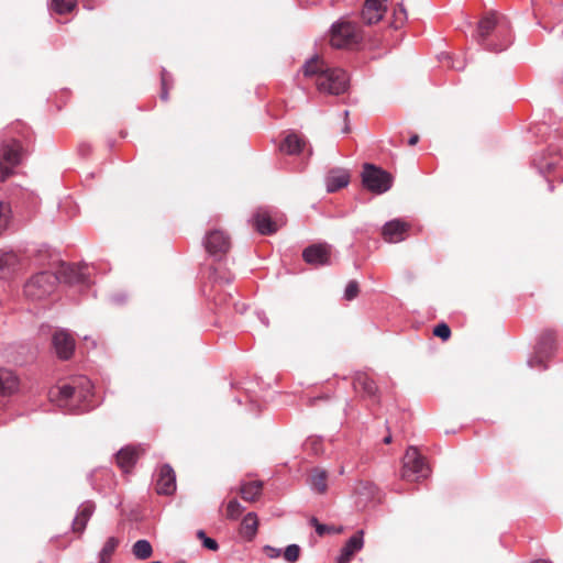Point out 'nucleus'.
I'll return each instance as SVG.
<instances>
[{
	"label": "nucleus",
	"instance_id": "nucleus-36",
	"mask_svg": "<svg viewBox=\"0 0 563 563\" xmlns=\"http://www.w3.org/2000/svg\"><path fill=\"white\" fill-rule=\"evenodd\" d=\"M208 298H212L216 307H221V306L229 305V302L232 300V294H230V292L222 294V292H220V290L212 288L210 294H208Z\"/></svg>",
	"mask_w": 563,
	"mask_h": 563
},
{
	"label": "nucleus",
	"instance_id": "nucleus-29",
	"mask_svg": "<svg viewBox=\"0 0 563 563\" xmlns=\"http://www.w3.org/2000/svg\"><path fill=\"white\" fill-rule=\"evenodd\" d=\"M209 278L213 283L212 288L214 289L217 286L230 285L235 276L231 272H221L218 268H212Z\"/></svg>",
	"mask_w": 563,
	"mask_h": 563
},
{
	"label": "nucleus",
	"instance_id": "nucleus-13",
	"mask_svg": "<svg viewBox=\"0 0 563 563\" xmlns=\"http://www.w3.org/2000/svg\"><path fill=\"white\" fill-rule=\"evenodd\" d=\"M52 345L57 357L63 361H68L75 352V340L65 329L54 332L52 336Z\"/></svg>",
	"mask_w": 563,
	"mask_h": 563
},
{
	"label": "nucleus",
	"instance_id": "nucleus-48",
	"mask_svg": "<svg viewBox=\"0 0 563 563\" xmlns=\"http://www.w3.org/2000/svg\"><path fill=\"white\" fill-rule=\"evenodd\" d=\"M443 59H445L450 66L456 70H463L465 65L462 62H454L449 54H443Z\"/></svg>",
	"mask_w": 563,
	"mask_h": 563
},
{
	"label": "nucleus",
	"instance_id": "nucleus-59",
	"mask_svg": "<svg viewBox=\"0 0 563 563\" xmlns=\"http://www.w3.org/2000/svg\"><path fill=\"white\" fill-rule=\"evenodd\" d=\"M349 114H350L349 110H344V111H343L344 121H349V120H347V119H349Z\"/></svg>",
	"mask_w": 563,
	"mask_h": 563
},
{
	"label": "nucleus",
	"instance_id": "nucleus-32",
	"mask_svg": "<svg viewBox=\"0 0 563 563\" xmlns=\"http://www.w3.org/2000/svg\"><path fill=\"white\" fill-rule=\"evenodd\" d=\"M262 492L261 482H251L241 487V496L244 500H254Z\"/></svg>",
	"mask_w": 563,
	"mask_h": 563
},
{
	"label": "nucleus",
	"instance_id": "nucleus-24",
	"mask_svg": "<svg viewBox=\"0 0 563 563\" xmlns=\"http://www.w3.org/2000/svg\"><path fill=\"white\" fill-rule=\"evenodd\" d=\"M305 144L306 142L300 135L295 132H290L279 145V150L288 155H297L302 152Z\"/></svg>",
	"mask_w": 563,
	"mask_h": 563
},
{
	"label": "nucleus",
	"instance_id": "nucleus-46",
	"mask_svg": "<svg viewBox=\"0 0 563 563\" xmlns=\"http://www.w3.org/2000/svg\"><path fill=\"white\" fill-rule=\"evenodd\" d=\"M77 151L80 157L86 158L91 153V145L87 142H81L79 143Z\"/></svg>",
	"mask_w": 563,
	"mask_h": 563
},
{
	"label": "nucleus",
	"instance_id": "nucleus-7",
	"mask_svg": "<svg viewBox=\"0 0 563 563\" xmlns=\"http://www.w3.org/2000/svg\"><path fill=\"white\" fill-rule=\"evenodd\" d=\"M362 185L376 195L387 192L394 183L393 175L372 163H365L362 170Z\"/></svg>",
	"mask_w": 563,
	"mask_h": 563
},
{
	"label": "nucleus",
	"instance_id": "nucleus-3",
	"mask_svg": "<svg viewBox=\"0 0 563 563\" xmlns=\"http://www.w3.org/2000/svg\"><path fill=\"white\" fill-rule=\"evenodd\" d=\"M477 44L484 49L500 53L512 43L510 23L507 18L490 13L484 16L473 35Z\"/></svg>",
	"mask_w": 563,
	"mask_h": 563
},
{
	"label": "nucleus",
	"instance_id": "nucleus-1",
	"mask_svg": "<svg viewBox=\"0 0 563 563\" xmlns=\"http://www.w3.org/2000/svg\"><path fill=\"white\" fill-rule=\"evenodd\" d=\"M33 135L30 128L18 121L0 132V180L5 181L15 174L30 154Z\"/></svg>",
	"mask_w": 563,
	"mask_h": 563
},
{
	"label": "nucleus",
	"instance_id": "nucleus-58",
	"mask_svg": "<svg viewBox=\"0 0 563 563\" xmlns=\"http://www.w3.org/2000/svg\"><path fill=\"white\" fill-rule=\"evenodd\" d=\"M365 488H368L369 493H372V490L374 489V485L371 483H366Z\"/></svg>",
	"mask_w": 563,
	"mask_h": 563
},
{
	"label": "nucleus",
	"instance_id": "nucleus-40",
	"mask_svg": "<svg viewBox=\"0 0 563 563\" xmlns=\"http://www.w3.org/2000/svg\"><path fill=\"white\" fill-rule=\"evenodd\" d=\"M244 507L239 503L238 499H232L228 503L227 506V517L229 519L235 520L240 517Z\"/></svg>",
	"mask_w": 563,
	"mask_h": 563
},
{
	"label": "nucleus",
	"instance_id": "nucleus-6",
	"mask_svg": "<svg viewBox=\"0 0 563 563\" xmlns=\"http://www.w3.org/2000/svg\"><path fill=\"white\" fill-rule=\"evenodd\" d=\"M58 277L51 271H41L32 275L23 286V292L30 300H42L54 292Z\"/></svg>",
	"mask_w": 563,
	"mask_h": 563
},
{
	"label": "nucleus",
	"instance_id": "nucleus-54",
	"mask_svg": "<svg viewBox=\"0 0 563 563\" xmlns=\"http://www.w3.org/2000/svg\"><path fill=\"white\" fill-rule=\"evenodd\" d=\"M14 208H15L16 210H22V209L24 208V206H23V201H22V200H18V201H15V203H14Z\"/></svg>",
	"mask_w": 563,
	"mask_h": 563
},
{
	"label": "nucleus",
	"instance_id": "nucleus-39",
	"mask_svg": "<svg viewBox=\"0 0 563 563\" xmlns=\"http://www.w3.org/2000/svg\"><path fill=\"white\" fill-rule=\"evenodd\" d=\"M300 551V547L298 544L292 543L285 548V550L283 551V556L285 561H287L288 563H295L299 559Z\"/></svg>",
	"mask_w": 563,
	"mask_h": 563
},
{
	"label": "nucleus",
	"instance_id": "nucleus-34",
	"mask_svg": "<svg viewBox=\"0 0 563 563\" xmlns=\"http://www.w3.org/2000/svg\"><path fill=\"white\" fill-rule=\"evenodd\" d=\"M173 77L172 74L166 70V68H162L161 71V93L159 97L163 101L168 100L169 96V87L172 85Z\"/></svg>",
	"mask_w": 563,
	"mask_h": 563
},
{
	"label": "nucleus",
	"instance_id": "nucleus-10",
	"mask_svg": "<svg viewBox=\"0 0 563 563\" xmlns=\"http://www.w3.org/2000/svg\"><path fill=\"white\" fill-rule=\"evenodd\" d=\"M58 284L81 285L88 287L91 283L88 265H76L63 263L57 273Z\"/></svg>",
	"mask_w": 563,
	"mask_h": 563
},
{
	"label": "nucleus",
	"instance_id": "nucleus-26",
	"mask_svg": "<svg viewBox=\"0 0 563 563\" xmlns=\"http://www.w3.org/2000/svg\"><path fill=\"white\" fill-rule=\"evenodd\" d=\"M258 528L257 515L255 512H249L245 515L241 522L240 534L251 541L256 536Z\"/></svg>",
	"mask_w": 563,
	"mask_h": 563
},
{
	"label": "nucleus",
	"instance_id": "nucleus-19",
	"mask_svg": "<svg viewBox=\"0 0 563 563\" xmlns=\"http://www.w3.org/2000/svg\"><path fill=\"white\" fill-rule=\"evenodd\" d=\"M176 490V474L169 464L161 467L158 478L156 481V492L159 495H172Z\"/></svg>",
	"mask_w": 563,
	"mask_h": 563
},
{
	"label": "nucleus",
	"instance_id": "nucleus-28",
	"mask_svg": "<svg viewBox=\"0 0 563 563\" xmlns=\"http://www.w3.org/2000/svg\"><path fill=\"white\" fill-rule=\"evenodd\" d=\"M132 553L137 560H147L153 555L152 544L145 539H140L133 544Z\"/></svg>",
	"mask_w": 563,
	"mask_h": 563
},
{
	"label": "nucleus",
	"instance_id": "nucleus-14",
	"mask_svg": "<svg viewBox=\"0 0 563 563\" xmlns=\"http://www.w3.org/2000/svg\"><path fill=\"white\" fill-rule=\"evenodd\" d=\"M561 162L562 156L553 146H550L547 151L537 153L532 158V165L541 175H545L555 169Z\"/></svg>",
	"mask_w": 563,
	"mask_h": 563
},
{
	"label": "nucleus",
	"instance_id": "nucleus-44",
	"mask_svg": "<svg viewBox=\"0 0 563 563\" xmlns=\"http://www.w3.org/2000/svg\"><path fill=\"white\" fill-rule=\"evenodd\" d=\"M360 291L358 283L356 280H350L345 287L344 290V299L345 300H353L357 297Z\"/></svg>",
	"mask_w": 563,
	"mask_h": 563
},
{
	"label": "nucleus",
	"instance_id": "nucleus-60",
	"mask_svg": "<svg viewBox=\"0 0 563 563\" xmlns=\"http://www.w3.org/2000/svg\"><path fill=\"white\" fill-rule=\"evenodd\" d=\"M548 183H549V191H553L554 187L552 185V183L548 179Z\"/></svg>",
	"mask_w": 563,
	"mask_h": 563
},
{
	"label": "nucleus",
	"instance_id": "nucleus-41",
	"mask_svg": "<svg viewBox=\"0 0 563 563\" xmlns=\"http://www.w3.org/2000/svg\"><path fill=\"white\" fill-rule=\"evenodd\" d=\"M393 15L394 20L391 24L395 29H399L407 20V11L402 4H398V7L394 10Z\"/></svg>",
	"mask_w": 563,
	"mask_h": 563
},
{
	"label": "nucleus",
	"instance_id": "nucleus-31",
	"mask_svg": "<svg viewBox=\"0 0 563 563\" xmlns=\"http://www.w3.org/2000/svg\"><path fill=\"white\" fill-rule=\"evenodd\" d=\"M364 547V531L357 530L352 537H350L344 543L343 548L350 551L352 554L361 551Z\"/></svg>",
	"mask_w": 563,
	"mask_h": 563
},
{
	"label": "nucleus",
	"instance_id": "nucleus-8",
	"mask_svg": "<svg viewBox=\"0 0 563 563\" xmlns=\"http://www.w3.org/2000/svg\"><path fill=\"white\" fill-rule=\"evenodd\" d=\"M555 333L552 330H545L540 334L533 354L527 360V365L530 368L538 367L542 372L547 371L549 368L547 361L555 354Z\"/></svg>",
	"mask_w": 563,
	"mask_h": 563
},
{
	"label": "nucleus",
	"instance_id": "nucleus-38",
	"mask_svg": "<svg viewBox=\"0 0 563 563\" xmlns=\"http://www.w3.org/2000/svg\"><path fill=\"white\" fill-rule=\"evenodd\" d=\"M11 211L10 205L0 201V235L9 229L10 218L9 212Z\"/></svg>",
	"mask_w": 563,
	"mask_h": 563
},
{
	"label": "nucleus",
	"instance_id": "nucleus-25",
	"mask_svg": "<svg viewBox=\"0 0 563 563\" xmlns=\"http://www.w3.org/2000/svg\"><path fill=\"white\" fill-rule=\"evenodd\" d=\"M328 472L320 467H313L309 474L310 488L319 494L327 490Z\"/></svg>",
	"mask_w": 563,
	"mask_h": 563
},
{
	"label": "nucleus",
	"instance_id": "nucleus-15",
	"mask_svg": "<svg viewBox=\"0 0 563 563\" xmlns=\"http://www.w3.org/2000/svg\"><path fill=\"white\" fill-rule=\"evenodd\" d=\"M410 224L402 219L387 221L382 228V236L388 243H398L406 239Z\"/></svg>",
	"mask_w": 563,
	"mask_h": 563
},
{
	"label": "nucleus",
	"instance_id": "nucleus-53",
	"mask_svg": "<svg viewBox=\"0 0 563 563\" xmlns=\"http://www.w3.org/2000/svg\"><path fill=\"white\" fill-rule=\"evenodd\" d=\"M350 130H351V129H350V123H349V121H345V122H344V126H343V129H342V133H343V134H347V133L350 132Z\"/></svg>",
	"mask_w": 563,
	"mask_h": 563
},
{
	"label": "nucleus",
	"instance_id": "nucleus-33",
	"mask_svg": "<svg viewBox=\"0 0 563 563\" xmlns=\"http://www.w3.org/2000/svg\"><path fill=\"white\" fill-rule=\"evenodd\" d=\"M76 0H49L48 7L57 14H66L74 10Z\"/></svg>",
	"mask_w": 563,
	"mask_h": 563
},
{
	"label": "nucleus",
	"instance_id": "nucleus-47",
	"mask_svg": "<svg viewBox=\"0 0 563 563\" xmlns=\"http://www.w3.org/2000/svg\"><path fill=\"white\" fill-rule=\"evenodd\" d=\"M353 555L354 554H352L350 551L342 547L340 555L338 556L335 563H349Z\"/></svg>",
	"mask_w": 563,
	"mask_h": 563
},
{
	"label": "nucleus",
	"instance_id": "nucleus-49",
	"mask_svg": "<svg viewBox=\"0 0 563 563\" xmlns=\"http://www.w3.org/2000/svg\"><path fill=\"white\" fill-rule=\"evenodd\" d=\"M111 301L115 305H123L126 301L125 294H115L111 296Z\"/></svg>",
	"mask_w": 563,
	"mask_h": 563
},
{
	"label": "nucleus",
	"instance_id": "nucleus-2",
	"mask_svg": "<svg viewBox=\"0 0 563 563\" xmlns=\"http://www.w3.org/2000/svg\"><path fill=\"white\" fill-rule=\"evenodd\" d=\"M49 398L57 407L71 415L89 412L100 404L91 380L85 375L71 377L67 383L53 387Z\"/></svg>",
	"mask_w": 563,
	"mask_h": 563
},
{
	"label": "nucleus",
	"instance_id": "nucleus-5",
	"mask_svg": "<svg viewBox=\"0 0 563 563\" xmlns=\"http://www.w3.org/2000/svg\"><path fill=\"white\" fill-rule=\"evenodd\" d=\"M329 36L331 46L338 49L352 48L363 41L360 25L347 16L331 24Z\"/></svg>",
	"mask_w": 563,
	"mask_h": 563
},
{
	"label": "nucleus",
	"instance_id": "nucleus-9",
	"mask_svg": "<svg viewBox=\"0 0 563 563\" xmlns=\"http://www.w3.org/2000/svg\"><path fill=\"white\" fill-rule=\"evenodd\" d=\"M428 472L429 468L418 449L409 446L402 459L401 477L409 482L419 481L426 478Z\"/></svg>",
	"mask_w": 563,
	"mask_h": 563
},
{
	"label": "nucleus",
	"instance_id": "nucleus-35",
	"mask_svg": "<svg viewBox=\"0 0 563 563\" xmlns=\"http://www.w3.org/2000/svg\"><path fill=\"white\" fill-rule=\"evenodd\" d=\"M22 200L26 201L24 214L25 217L31 218L38 207V197L30 192H23Z\"/></svg>",
	"mask_w": 563,
	"mask_h": 563
},
{
	"label": "nucleus",
	"instance_id": "nucleus-43",
	"mask_svg": "<svg viewBox=\"0 0 563 563\" xmlns=\"http://www.w3.org/2000/svg\"><path fill=\"white\" fill-rule=\"evenodd\" d=\"M342 531H343V527L342 526L335 527V526H332V525L321 523V525H318L316 533L319 537H323L325 534L341 533Z\"/></svg>",
	"mask_w": 563,
	"mask_h": 563
},
{
	"label": "nucleus",
	"instance_id": "nucleus-56",
	"mask_svg": "<svg viewBox=\"0 0 563 563\" xmlns=\"http://www.w3.org/2000/svg\"><path fill=\"white\" fill-rule=\"evenodd\" d=\"M531 563H552V562L550 560L538 559V560L532 561Z\"/></svg>",
	"mask_w": 563,
	"mask_h": 563
},
{
	"label": "nucleus",
	"instance_id": "nucleus-4",
	"mask_svg": "<svg viewBox=\"0 0 563 563\" xmlns=\"http://www.w3.org/2000/svg\"><path fill=\"white\" fill-rule=\"evenodd\" d=\"M305 77L316 76V85L319 91L339 96L349 87V75L341 68L325 66L318 55L312 56L302 66Z\"/></svg>",
	"mask_w": 563,
	"mask_h": 563
},
{
	"label": "nucleus",
	"instance_id": "nucleus-57",
	"mask_svg": "<svg viewBox=\"0 0 563 563\" xmlns=\"http://www.w3.org/2000/svg\"><path fill=\"white\" fill-rule=\"evenodd\" d=\"M261 321L267 327L268 325V318L263 313V317H261Z\"/></svg>",
	"mask_w": 563,
	"mask_h": 563
},
{
	"label": "nucleus",
	"instance_id": "nucleus-50",
	"mask_svg": "<svg viewBox=\"0 0 563 563\" xmlns=\"http://www.w3.org/2000/svg\"><path fill=\"white\" fill-rule=\"evenodd\" d=\"M233 306L235 311L239 313H243L246 309V306L244 303L234 302Z\"/></svg>",
	"mask_w": 563,
	"mask_h": 563
},
{
	"label": "nucleus",
	"instance_id": "nucleus-17",
	"mask_svg": "<svg viewBox=\"0 0 563 563\" xmlns=\"http://www.w3.org/2000/svg\"><path fill=\"white\" fill-rule=\"evenodd\" d=\"M387 0H366L361 11L362 21L372 25L379 22L387 11Z\"/></svg>",
	"mask_w": 563,
	"mask_h": 563
},
{
	"label": "nucleus",
	"instance_id": "nucleus-22",
	"mask_svg": "<svg viewBox=\"0 0 563 563\" xmlns=\"http://www.w3.org/2000/svg\"><path fill=\"white\" fill-rule=\"evenodd\" d=\"M350 183V174L347 170L342 168H333L329 172L325 177L327 191L332 194L344 187Z\"/></svg>",
	"mask_w": 563,
	"mask_h": 563
},
{
	"label": "nucleus",
	"instance_id": "nucleus-45",
	"mask_svg": "<svg viewBox=\"0 0 563 563\" xmlns=\"http://www.w3.org/2000/svg\"><path fill=\"white\" fill-rule=\"evenodd\" d=\"M263 551L269 559H277L283 553L282 549L268 544L263 548Z\"/></svg>",
	"mask_w": 563,
	"mask_h": 563
},
{
	"label": "nucleus",
	"instance_id": "nucleus-55",
	"mask_svg": "<svg viewBox=\"0 0 563 563\" xmlns=\"http://www.w3.org/2000/svg\"><path fill=\"white\" fill-rule=\"evenodd\" d=\"M391 441H393L391 434H387V435L383 439V442H384L385 444H389V443H391Z\"/></svg>",
	"mask_w": 563,
	"mask_h": 563
},
{
	"label": "nucleus",
	"instance_id": "nucleus-52",
	"mask_svg": "<svg viewBox=\"0 0 563 563\" xmlns=\"http://www.w3.org/2000/svg\"><path fill=\"white\" fill-rule=\"evenodd\" d=\"M419 142V135L418 134H412L409 140H408V144L410 146H413L416 145L417 143Z\"/></svg>",
	"mask_w": 563,
	"mask_h": 563
},
{
	"label": "nucleus",
	"instance_id": "nucleus-11",
	"mask_svg": "<svg viewBox=\"0 0 563 563\" xmlns=\"http://www.w3.org/2000/svg\"><path fill=\"white\" fill-rule=\"evenodd\" d=\"M203 245L206 251L216 260H221L229 251L231 243L230 238L221 230L209 231L205 239Z\"/></svg>",
	"mask_w": 563,
	"mask_h": 563
},
{
	"label": "nucleus",
	"instance_id": "nucleus-37",
	"mask_svg": "<svg viewBox=\"0 0 563 563\" xmlns=\"http://www.w3.org/2000/svg\"><path fill=\"white\" fill-rule=\"evenodd\" d=\"M196 537L201 541L202 547L206 548L207 550L214 552L219 550V543L217 542V540L208 537L205 530L199 529L196 532Z\"/></svg>",
	"mask_w": 563,
	"mask_h": 563
},
{
	"label": "nucleus",
	"instance_id": "nucleus-21",
	"mask_svg": "<svg viewBox=\"0 0 563 563\" xmlns=\"http://www.w3.org/2000/svg\"><path fill=\"white\" fill-rule=\"evenodd\" d=\"M251 221L261 235H272L277 231V225L272 217L261 208L253 213Z\"/></svg>",
	"mask_w": 563,
	"mask_h": 563
},
{
	"label": "nucleus",
	"instance_id": "nucleus-51",
	"mask_svg": "<svg viewBox=\"0 0 563 563\" xmlns=\"http://www.w3.org/2000/svg\"><path fill=\"white\" fill-rule=\"evenodd\" d=\"M308 522H309V525H310L311 527H313V528H314V530H316V531H317V527H318V525H321V522H319L318 518H317V517H314V516L310 517V519H309V521H308Z\"/></svg>",
	"mask_w": 563,
	"mask_h": 563
},
{
	"label": "nucleus",
	"instance_id": "nucleus-20",
	"mask_svg": "<svg viewBox=\"0 0 563 563\" xmlns=\"http://www.w3.org/2000/svg\"><path fill=\"white\" fill-rule=\"evenodd\" d=\"M96 505L91 500L81 503L77 509V515L71 521V529L74 532L82 533L87 527L88 521L93 515Z\"/></svg>",
	"mask_w": 563,
	"mask_h": 563
},
{
	"label": "nucleus",
	"instance_id": "nucleus-30",
	"mask_svg": "<svg viewBox=\"0 0 563 563\" xmlns=\"http://www.w3.org/2000/svg\"><path fill=\"white\" fill-rule=\"evenodd\" d=\"M119 545L115 537H109L99 553V563H110L111 555Z\"/></svg>",
	"mask_w": 563,
	"mask_h": 563
},
{
	"label": "nucleus",
	"instance_id": "nucleus-12",
	"mask_svg": "<svg viewBox=\"0 0 563 563\" xmlns=\"http://www.w3.org/2000/svg\"><path fill=\"white\" fill-rule=\"evenodd\" d=\"M331 245L327 243L310 244L302 251V258L313 266H328L331 264Z\"/></svg>",
	"mask_w": 563,
	"mask_h": 563
},
{
	"label": "nucleus",
	"instance_id": "nucleus-42",
	"mask_svg": "<svg viewBox=\"0 0 563 563\" xmlns=\"http://www.w3.org/2000/svg\"><path fill=\"white\" fill-rule=\"evenodd\" d=\"M433 335L446 341L451 336V329L445 322H440L433 328Z\"/></svg>",
	"mask_w": 563,
	"mask_h": 563
},
{
	"label": "nucleus",
	"instance_id": "nucleus-16",
	"mask_svg": "<svg viewBox=\"0 0 563 563\" xmlns=\"http://www.w3.org/2000/svg\"><path fill=\"white\" fill-rule=\"evenodd\" d=\"M353 387L355 390L361 389L363 391V396L374 404H379V389L376 385L375 380L372 379L366 373L357 372L353 378Z\"/></svg>",
	"mask_w": 563,
	"mask_h": 563
},
{
	"label": "nucleus",
	"instance_id": "nucleus-27",
	"mask_svg": "<svg viewBox=\"0 0 563 563\" xmlns=\"http://www.w3.org/2000/svg\"><path fill=\"white\" fill-rule=\"evenodd\" d=\"M16 256L11 252L0 251V279L9 278L15 271Z\"/></svg>",
	"mask_w": 563,
	"mask_h": 563
},
{
	"label": "nucleus",
	"instance_id": "nucleus-23",
	"mask_svg": "<svg viewBox=\"0 0 563 563\" xmlns=\"http://www.w3.org/2000/svg\"><path fill=\"white\" fill-rule=\"evenodd\" d=\"M115 461L124 473H129L137 461L136 449L132 445L121 448L115 454Z\"/></svg>",
	"mask_w": 563,
	"mask_h": 563
},
{
	"label": "nucleus",
	"instance_id": "nucleus-18",
	"mask_svg": "<svg viewBox=\"0 0 563 563\" xmlns=\"http://www.w3.org/2000/svg\"><path fill=\"white\" fill-rule=\"evenodd\" d=\"M20 390V378L8 368H0V398H10Z\"/></svg>",
	"mask_w": 563,
	"mask_h": 563
}]
</instances>
